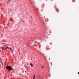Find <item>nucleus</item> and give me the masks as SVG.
<instances>
[{"instance_id": "obj_15", "label": "nucleus", "mask_w": 79, "mask_h": 79, "mask_svg": "<svg viewBox=\"0 0 79 79\" xmlns=\"http://www.w3.org/2000/svg\"><path fill=\"white\" fill-rule=\"evenodd\" d=\"M0 5H1V4H0Z\"/></svg>"}, {"instance_id": "obj_8", "label": "nucleus", "mask_w": 79, "mask_h": 79, "mask_svg": "<svg viewBox=\"0 0 79 79\" xmlns=\"http://www.w3.org/2000/svg\"><path fill=\"white\" fill-rule=\"evenodd\" d=\"M24 66H25V67H26L27 69H28V68L26 66V65H24Z\"/></svg>"}, {"instance_id": "obj_12", "label": "nucleus", "mask_w": 79, "mask_h": 79, "mask_svg": "<svg viewBox=\"0 0 79 79\" xmlns=\"http://www.w3.org/2000/svg\"><path fill=\"white\" fill-rule=\"evenodd\" d=\"M42 68H44V67L42 66Z\"/></svg>"}, {"instance_id": "obj_6", "label": "nucleus", "mask_w": 79, "mask_h": 79, "mask_svg": "<svg viewBox=\"0 0 79 79\" xmlns=\"http://www.w3.org/2000/svg\"><path fill=\"white\" fill-rule=\"evenodd\" d=\"M42 7H44V4H43L42 5Z\"/></svg>"}, {"instance_id": "obj_2", "label": "nucleus", "mask_w": 79, "mask_h": 79, "mask_svg": "<svg viewBox=\"0 0 79 79\" xmlns=\"http://www.w3.org/2000/svg\"><path fill=\"white\" fill-rule=\"evenodd\" d=\"M9 49L11 51H12L13 49L11 48H9Z\"/></svg>"}, {"instance_id": "obj_13", "label": "nucleus", "mask_w": 79, "mask_h": 79, "mask_svg": "<svg viewBox=\"0 0 79 79\" xmlns=\"http://www.w3.org/2000/svg\"><path fill=\"white\" fill-rule=\"evenodd\" d=\"M78 74H79V72H78Z\"/></svg>"}, {"instance_id": "obj_5", "label": "nucleus", "mask_w": 79, "mask_h": 79, "mask_svg": "<svg viewBox=\"0 0 79 79\" xmlns=\"http://www.w3.org/2000/svg\"><path fill=\"white\" fill-rule=\"evenodd\" d=\"M35 75H34L33 77V79H35Z\"/></svg>"}, {"instance_id": "obj_7", "label": "nucleus", "mask_w": 79, "mask_h": 79, "mask_svg": "<svg viewBox=\"0 0 79 79\" xmlns=\"http://www.w3.org/2000/svg\"><path fill=\"white\" fill-rule=\"evenodd\" d=\"M8 47H7L5 49V50H6V49H7V48H8Z\"/></svg>"}, {"instance_id": "obj_14", "label": "nucleus", "mask_w": 79, "mask_h": 79, "mask_svg": "<svg viewBox=\"0 0 79 79\" xmlns=\"http://www.w3.org/2000/svg\"><path fill=\"white\" fill-rule=\"evenodd\" d=\"M27 46L28 47H29V46H28L27 45Z\"/></svg>"}, {"instance_id": "obj_4", "label": "nucleus", "mask_w": 79, "mask_h": 79, "mask_svg": "<svg viewBox=\"0 0 79 79\" xmlns=\"http://www.w3.org/2000/svg\"><path fill=\"white\" fill-rule=\"evenodd\" d=\"M56 11L57 12H58V11H59V10H58V9H56Z\"/></svg>"}, {"instance_id": "obj_11", "label": "nucleus", "mask_w": 79, "mask_h": 79, "mask_svg": "<svg viewBox=\"0 0 79 79\" xmlns=\"http://www.w3.org/2000/svg\"><path fill=\"white\" fill-rule=\"evenodd\" d=\"M36 9L37 10H39V9L38 8H36Z\"/></svg>"}, {"instance_id": "obj_3", "label": "nucleus", "mask_w": 79, "mask_h": 79, "mask_svg": "<svg viewBox=\"0 0 79 79\" xmlns=\"http://www.w3.org/2000/svg\"><path fill=\"white\" fill-rule=\"evenodd\" d=\"M30 65L31 67H33V64L32 63H30Z\"/></svg>"}, {"instance_id": "obj_16", "label": "nucleus", "mask_w": 79, "mask_h": 79, "mask_svg": "<svg viewBox=\"0 0 79 79\" xmlns=\"http://www.w3.org/2000/svg\"><path fill=\"white\" fill-rule=\"evenodd\" d=\"M38 44H39V43H38Z\"/></svg>"}, {"instance_id": "obj_10", "label": "nucleus", "mask_w": 79, "mask_h": 79, "mask_svg": "<svg viewBox=\"0 0 79 79\" xmlns=\"http://www.w3.org/2000/svg\"><path fill=\"white\" fill-rule=\"evenodd\" d=\"M9 2H10V0H8Z\"/></svg>"}, {"instance_id": "obj_1", "label": "nucleus", "mask_w": 79, "mask_h": 79, "mask_svg": "<svg viewBox=\"0 0 79 79\" xmlns=\"http://www.w3.org/2000/svg\"><path fill=\"white\" fill-rule=\"evenodd\" d=\"M6 69H8V70H9V71H11V70H12V69H13V68H11V67L10 66H7L6 67Z\"/></svg>"}, {"instance_id": "obj_9", "label": "nucleus", "mask_w": 79, "mask_h": 79, "mask_svg": "<svg viewBox=\"0 0 79 79\" xmlns=\"http://www.w3.org/2000/svg\"><path fill=\"white\" fill-rule=\"evenodd\" d=\"M2 48L3 50H4V49L3 48V47H2Z\"/></svg>"}]
</instances>
